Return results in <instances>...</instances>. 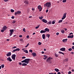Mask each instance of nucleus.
<instances>
[{
	"label": "nucleus",
	"mask_w": 74,
	"mask_h": 74,
	"mask_svg": "<svg viewBox=\"0 0 74 74\" xmlns=\"http://www.w3.org/2000/svg\"><path fill=\"white\" fill-rule=\"evenodd\" d=\"M44 6L45 7H47V8H50L51 6V3L49 2H47L44 4Z\"/></svg>",
	"instance_id": "nucleus-1"
},
{
	"label": "nucleus",
	"mask_w": 74,
	"mask_h": 74,
	"mask_svg": "<svg viewBox=\"0 0 74 74\" xmlns=\"http://www.w3.org/2000/svg\"><path fill=\"white\" fill-rule=\"evenodd\" d=\"M7 27H6V26H5L3 27L2 28V29L1 30V32H4V31H5L7 30Z\"/></svg>",
	"instance_id": "nucleus-2"
},
{
	"label": "nucleus",
	"mask_w": 74,
	"mask_h": 74,
	"mask_svg": "<svg viewBox=\"0 0 74 74\" xmlns=\"http://www.w3.org/2000/svg\"><path fill=\"white\" fill-rule=\"evenodd\" d=\"M20 14H21V12L20 11H17L16 12L14 13L15 15H19Z\"/></svg>",
	"instance_id": "nucleus-3"
},
{
	"label": "nucleus",
	"mask_w": 74,
	"mask_h": 74,
	"mask_svg": "<svg viewBox=\"0 0 74 74\" xmlns=\"http://www.w3.org/2000/svg\"><path fill=\"white\" fill-rule=\"evenodd\" d=\"M30 59H25V63H27V64H29V61H30Z\"/></svg>",
	"instance_id": "nucleus-4"
},
{
	"label": "nucleus",
	"mask_w": 74,
	"mask_h": 74,
	"mask_svg": "<svg viewBox=\"0 0 74 74\" xmlns=\"http://www.w3.org/2000/svg\"><path fill=\"white\" fill-rule=\"evenodd\" d=\"M14 29H10V36H11L12 35V34H13V33L14 32Z\"/></svg>",
	"instance_id": "nucleus-5"
},
{
	"label": "nucleus",
	"mask_w": 74,
	"mask_h": 74,
	"mask_svg": "<svg viewBox=\"0 0 74 74\" xmlns=\"http://www.w3.org/2000/svg\"><path fill=\"white\" fill-rule=\"evenodd\" d=\"M66 14H67V13H64V14L62 18V20H63L64 19H65V18H66Z\"/></svg>",
	"instance_id": "nucleus-6"
},
{
	"label": "nucleus",
	"mask_w": 74,
	"mask_h": 74,
	"mask_svg": "<svg viewBox=\"0 0 74 74\" xmlns=\"http://www.w3.org/2000/svg\"><path fill=\"white\" fill-rule=\"evenodd\" d=\"M15 57H16V55L15 54H13L12 56V59L14 60H15Z\"/></svg>",
	"instance_id": "nucleus-7"
},
{
	"label": "nucleus",
	"mask_w": 74,
	"mask_h": 74,
	"mask_svg": "<svg viewBox=\"0 0 74 74\" xmlns=\"http://www.w3.org/2000/svg\"><path fill=\"white\" fill-rule=\"evenodd\" d=\"M38 10H39V11H41L42 10V7H41V6L40 5H39L38 7Z\"/></svg>",
	"instance_id": "nucleus-8"
},
{
	"label": "nucleus",
	"mask_w": 74,
	"mask_h": 74,
	"mask_svg": "<svg viewBox=\"0 0 74 74\" xmlns=\"http://www.w3.org/2000/svg\"><path fill=\"white\" fill-rule=\"evenodd\" d=\"M52 59V58H51L50 57H49L46 60V62H49L51 61V59Z\"/></svg>",
	"instance_id": "nucleus-9"
},
{
	"label": "nucleus",
	"mask_w": 74,
	"mask_h": 74,
	"mask_svg": "<svg viewBox=\"0 0 74 74\" xmlns=\"http://www.w3.org/2000/svg\"><path fill=\"white\" fill-rule=\"evenodd\" d=\"M20 51V49H19V48L13 50V51H12V52H13V53H14V52H16V51Z\"/></svg>",
	"instance_id": "nucleus-10"
},
{
	"label": "nucleus",
	"mask_w": 74,
	"mask_h": 74,
	"mask_svg": "<svg viewBox=\"0 0 74 74\" xmlns=\"http://www.w3.org/2000/svg\"><path fill=\"white\" fill-rule=\"evenodd\" d=\"M60 51H66V48L64 47L60 49Z\"/></svg>",
	"instance_id": "nucleus-11"
},
{
	"label": "nucleus",
	"mask_w": 74,
	"mask_h": 74,
	"mask_svg": "<svg viewBox=\"0 0 74 74\" xmlns=\"http://www.w3.org/2000/svg\"><path fill=\"white\" fill-rule=\"evenodd\" d=\"M45 33H46V32H49V29H48V28H46L45 29Z\"/></svg>",
	"instance_id": "nucleus-12"
},
{
	"label": "nucleus",
	"mask_w": 74,
	"mask_h": 74,
	"mask_svg": "<svg viewBox=\"0 0 74 74\" xmlns=\"http://www.w3.org/2000/svg\"><path fill=\"white\" fill-rule=\"evenodd\" d=\"M11 55V52H9L7 54L6 56H10Z\"/></svg>",
	"instance_id": "nucleus-13"
},
{
	"label": "nucleus",
	"mask_w": 74,
	"mask_h": 74,
	"mask_svg": "<svg viewBox=\"0 0 74 74\" xmlns=\"http://www.w3.org/2000/svg\"><path fill=\"white\" fill-rule=\"evenodd\" d=\"M7 60H9L10 62H11L12 61V59H11V58L9 57L8 58H7Z\"/></svg>",
	"instance_id": "nucleus-14"
},
{
	"label": "nucleus",
	"mask_w": 74,
	"mask_h": 74,
	"mask_svg": "<svg viewBox=\"0 0 74 74\" xmlns=\"http://www.w3.org/2000/svg\"><path fill=\"white\" fill-rule=\"evenodd\" d=\"M42 21L43 22H44V23H47V20L45 19H42Z\"/></svg>",
	"instance_id": "nucleus-15"
},
{
	"label": "nucleus",
	"mask_w": 74,
	"mask_h": 74,
	"mask_svg": "<svg viewBox=\"0 0 74 74\" xmlns=\"http://www.w3.org/2000/svg\"><path fill=\"white\" fill-rule=\"evenodd\" d=\"M67 39H63L62 40V42H64V43H65L67 41Z\"/></svg>",
	"instance_id": "nucleus-16"
},
{
	"label": "nucleus",
	"mask_w": 74,
	"mask_h": 74,
	"mask_svg": "<svg viewBox=\"0 0 74 74\" xmlns=\"http://www.w3.org/2000/svg\"><path fill=\"white\" fill-rule=\"evenodd\" d=\"M45 58H43V59H44V60H45V59H47V58H48V56H47L46 55H44L43 56Z\"/></svg>",
	"instance_id": "nucleus-17"
},
{
	"label": "nucleus",
	"mask_w": 74,
	"mask_h": 74,
	"mask_svg": "<svg viewBox=\"0 0 74 74\" xmlns=\"http://www.w3.org/2000/svg\"><path fill=\"white\" fill-rule=\"evenodd\" d=\"M74 37V36L73 35L71 36H68V38H73Z\"/></svg>",
	"instance_id": "nucleus-18"
},
{
	"label": "nucleus",
	"mask_w": 74,
	"mask_h": 74,
	"mask_svg": "<svg viewBox=\"0 0 74 74\" xmlns=\"http://www.w3.org/2000/svg\"><path fill=\"white\" fill-rule=\"evenodd\" d=\"M32 55H33V56H36L37 55H36V53H32Z\"/></svg>",
	"instance_id": "nucleus-19"
},
{
	"label": "nucleus",
	"mask_w": 74,
	"mask_h": 74,
	"mask_svg": "<svg viewBox=\"0 0 74 74\" xmlns=\"http://www.w3.org/2000/svg\"><path fill=\"white\" fill-rule=\"evenodd\" d=\"M42 38L43 39H45V34H44L42 35Z\"/></svg>",
	"instance_id": "nucleus-20"
},
{
	"label": "nucleus",
	"mask_w": 74,
	"mask_h": 74,
	"mask_svg": "<svg viewBox=\"0 0 74 74\" xmlns=\"http://www.w3.org/2000/svg\"><path fill=\"white\" fill-rule=\"evenodd\" d=\"M40 33H45V31L44 30H42L40 32Z\"/></svg>",
	"instance_id": "nucleus-21"
},
{
	"label": "nucleus",
	"mask_w": 74,
	"mask_h": 74,
	"mask_svg": "<svg viewBox=\"0 0 74 74\" xmlns=\"http://www.w3.org/2000/svg\"><path fill=\"white\" fill-rule=\"evenodd\" d=\"M24 3H25L26 4H29V2L27 1H25L24 2Z\"/></svg>",
	"instance_id": "nucleus-22"
},
{
	"label": "nucleus",
	"mask_w": 74,
	"mask_h": 74,
	"mask_svg": "<svg viewBox=\"0 0 74 74\" xmlns=\"http://www.w3.org/2000/svg\"><path fill=\"white\" fill-rule=\"evenodd\" d=\"M22 66H27V64L25 63H23L22 64Z\"/></svg>",
	"instance_id": "nucleus-23"
},
{
	"label": "nucleus",
	"mask_w": 74,
	"mask_h": 74,
	"mask_svg": "<svg viewBox=\"0 0 74 74\" xmlns=\"http://www.w3.org/2000/svg\"><path fill=\"white\" fill-rule=\"evenodd\" d=\"M55 71H56V72H58L59 71V70L58 69H55L54 70Z\"/></svg>",
	"instance_id": "nucleus-24"
},
{
	"label": "nucleus",
	"mask_w": 74,
	"mask_h": 74,
	"mask_svg": "<svg viewBox=\"0 0 74 74\" xmlns=\"http://www.w3.org/2000/svg\"><path fill=\"white\" fill-rule=\"evenodd\" d=\"M55 55L56 57H58V56H59V55L56 53H55Z\"/></svg>",
	"instance_id": "nucleus-25"
},
{
	"label": "nucleus",
	"mask_w": 74,
	"mask_h": 74,
	"mask_svg": "<svg viewBox=\"0 0 74 74\" xmlns=\"http://www.w3.org/2000/svg\"><path fill=\"white\" fill-rule=\"evenodd\" d=\"M63 61L64 62H67V61H68V58H66L65 59H64Z\"/></svg>",
	"instance_id": "nucleus-26"
},
{
	"label": "nucleus",
	"mask_w": 74,
	"mask_h": 74,
	"mask_svg": "<svg viewBox=\"0 0 74 74\" xmlns=\"http://www.w3.org/2000/svg\"><path fill=\"white\" fill-rule=\"evenodd\" d=\"M46 36L48 37V38H49V37L50 36V35L49 34H47L46 35Z\"/></svg>",
	"instance_id": "nucleus-27"
},
{
	"label": "nucleus",
	"mask_w": 74,
	"mask_h": 74,
	"mask_svg": "<svg viewBox=\"0 0 74 74\" xmlns=\"http://www.w3.org/2000/svg\"><path fill=\"white\" fill-rule=\"evenodd\" d=\"M20 41L22 42H24V41H23V40L22 39H20Z\"/></svg>",
	"instance_id": "nucleus-28"
},
{
	"label": "nucleus",
	"mask_w": 74,
	"mask_h": 74,
	"mask_svg": "<svg viewBox=\"0 0 74 74\" xmlns=\"http://www.w3.org/2000/svg\"><path fill=\"white\" fill-rule=\"evenodd\" d=\"M24 52L26 53H28V51L27 50H24Z\"/></svg>",
	"instance_id": "nucleus-29"
},
{
	"label": "nucleus",
	"mask_w": 74,
	"mask_h": 74,
	"mask_svg": "<svg viewBox=\"0 0 74 74\" xmlns=\"http://www.w3.org/2000/svg\"><path fill=\"white\" fill-rule=\"evenodd\" d=\"M63 22V20H60L59 21L58 23H61Z\"/></svg>",
	"instance_id": "nucleus-30"
},
{
	"label": "nucleus",
	"mask_w": 74,
	"mask_h": 74,
	"mask_svg": "<svg viewBox=\"0 0 74 74\" xmlns=\"http://www.w3.org/2000/svg\"><path fill=\"white\" fill-rule=\"evenodd\" d=\"M61 32L63 34L64 33V30H61Z\"/></svg>",
	"instance_id": "nucleus-31"
},
{
	"label": "nucleus",
	"mask_w": 74,
	"mask_h": 74,
	"mask_svg": "<svg viewBox=\"0 0 74 74\" xmlns=\"http://www.w3.org/2000/svg\"><path fill=\"white\" fill-rule=\"evenodd\" d=\"M15 11L14 10H13V9H11V12H14Z\"/></svg>",
	"instance_id": "nucleus-32"
},
{
	"label": "nucleus",
	"mask_w": 74,
	"mask_h": 74,
	"mask_svg": "<svg viewBox=\"0 0 74 74\" xmlns=\"http://www.w3.org/2000/svg\"><path fill=\"white\" fill-rule=\"evenodd\" d=\"M21 63H25V59L21 61Z\"/></svg>",
	"instance_id": "nucleus-33"
},
{
	"label": "nucleus",
	"mask_w": 74,
	"mask_h": 74,
	"mask_svg": "<svg viewBox=\"0 0 74 74\" xmlns=\"http://www.w3.org/2000/svg\"><path fill=\"white\" fill-rule=\"evenodd\" d=\"M42 18H43V17L42 16V17H39V18L40 19V20H41V19H42Z\"/></svg>",
	"instance_id": "nucleus-34"
},
{
	"label": "nucleus",
	"mask_w": 74,
	"mask_h": 74,
	"mask_svg": "<svg viewBox=\"0 0 74 74\" xmlns=\"http://www.w3.org/2000/svg\"><path fill=\"white\" fill-rule=\"evenodd\" d=\"M52 23V22L51 21H50L48 22L49 25H51Z\"/></svg>",
	"instance_id": "nucleus-35"
},
{
	"label": "nucleus",
	"mask_w": 74,
	"mask_h": 74,
	"mask_svg": "<svg viewBox=\"0 0 74 74\" xmlns=\"http://www.w3.org/2000/svg\"><path fill=\"white\" fill-rule=\"evenodd\" d=\"M59 53H61L62 54V55H64V54L63 53H62V52L59 51Z\"/></svg>",
	"instance_id": "nucleus-36"
},
{
	"label": "nucleus",
	"mask_w": 74,
	"mask_h": 74,
	"mask_svg": "<svg viewBox=\"0 0 74 74\" xmlns=\"http://www.w3.org/2000/svg\"><path fill=\"white\" fill-rule=\"evenodd\" d=\"M1 67L2 68H4V64L1 65Z\"/></svg>",
	"instance_id": "nucleus-37"
},
{
	"label": "nucleus",
	"mask_w": 74,
	"mask_h": 74,
	"mask_svg": "<svg viewBox=\"0 0 74 74\" xmlns=\"http://www.w3.org/2000/svg\"><path fill=\"white\" fill-rule=\"evenodd\" d=\"M41 42H39L38 43V45H41Z\"/></svg>",
	"instance_id": "nucleus-38"
},
{
	"label": "nucleus",
	"mask_w": 74,
	"mask_h": 74,
	"mask_svg": "<svg viewBox=\"0 0 74 74\" xmlns=\"http://www.w3.org/2000/svg\"><path fill=\"white\" fill-rule=\"evenodd\" d=\"M66 1H67V0H63L62 1V2L63 3H66Z\"/></svg>",
	"instance_id": "nucleus-39"
},
{
	"label": "nucleus",
	"mask_w": 74,
	"mask_h": 74,
	"mask_svg": "<svg viewBox=\"0 0 74 74\" xmlns=\"http://www.w3.org/2000/svg\"><path fill=\"white\" fill-rule=\"evenodd\" d=\"M68 51H72V49L71 48L69 49H68Z\"/></svg>",
	"instance_id": "nucleus-40"
},
{
	"label": "nucleus",
	"mask_w": 74,
	"mask_h": 74,
	"mask_svg": "<svg viewBox=\"0 0 74 74\" xmlns=\"http://www.w3.org/2000/svg\"><path fill=\"white\" fill-rule=\"evenodd\" d=\"M16 22V21H12V23H15Z\"/></svg>",
	"instance_id": "nucleus-41"
},
{
	"label": "nucleus",
	"mask_w": 74,
	"mask_h": 74,
	"mask_svg": "<svg viewBox=\"0 0 74 74\" xmlns=\"http://www.w3.org/2000/svg\"><path fill=\"white\" fill-rule=\"evenodd\" d=\"M29 43H28L26 46H25V48H27L28 46H29Z\"/></svg>",
	"instance_id": "nucleus-42"
},
{
	"label": "nucleus",
	"mask_w": 74,
	"mask_h": 74,
	"mask_svg": "<svg viewBox=\"0 0 74 74\" xmlns=\"http://www.w3.org/2000/svg\"><path fill=\"white\" fill-rule=\"evenodd\" d=\"M39 26H40V25H39L38 26L36 27L35 28L36 29H38V27H39Z\"/></svg>",
	"instance_id": "nucleus-43"
},
{
	"label": "nucleus",
	"mask_w": 74,
	"mask_h": 74,
	"mask_svg": "<svg viewBox=\"0 0 74 74\" xmlns=\"http://www.w3.org/2000/svg\"><path fill=\"white\" fill-rule=\"evenodd\" d=\"M23 31L25 32H26V30L25 29V28H24L23 29Z\"/></svg>",
	"instance_id": "nucleus-44"
},
{
	"label": "nucleus",
	"mask_w": 74,
	"mask_h": 74,
	"mask_svg": "<svg viewBox=\"0 0 74 74\" xmlns=\"http://www.w3.org/2000/svg\"><path fill=\"white\" fill-rule=\"evenodd\" d=\"M29 52H32H32H33V51L32 50H29Z\"/></svg>",
	"instance_id": "nucleus-45"
},
{
	"label": "nucleus",
	"mask_w": 74,
	"mask_h": 74,
	"mask_svg": "<svg viewBox=\"0 0 74 74\" xmlns=\"http://www.w3.org/2000/svg\"><path fill=\"white\" fill-rule=\"evenodd\" d=\"M71 74V72L70 71H69L68 72V74Z\"/></svg>",
	"instance_id": "nucleus-46"
},
{
	"label": "nucleus",
	"mask_w": 74,
	"mask_h": 74,
	"mask_svg": "<svg viewBox=\"0 0 74 74\" xmlns=\"http://www.w3.org/2000/svg\"><path fill=\"white\" fill-rule=\"evenodd\" d=\"M11 18L12 19H14L15 18V17H14V16H12Z\"/></svg>",
	"instance_id": "nucleus-47"
},
{
	"label": "nucleus",
	"mask_w": 74,
	"mask_h": 74,
	"mask_svg": "<svg viewBox=\"0 0 74 74\" xmlns=\"http://www.w3.org/2000/svg\"><path fill=\"white\" fill-rule=\"evenodd\" d=\"M55 21H53L52 22V24H55Z\"/></svg>",
	"instance_id": "nucleus-48"
},
{
	"label": "nucleus",
	"mask_w": 74,
	"mask_h": 74,
	"mask_svg": "<svg viewBox=\"0 0 74 74\" xmlns=\"http://www.w3.org/2000/svg\"><path fill=\"white\" fill-rule=\"evenodd\" d=\"M25 58H26V57L25 56H23L22 57V59H25Z\"/></svg>",
	"instance_id": "nucleus-49"
},
{
	"label": "nucleus",
	"mask_w": 74,
	"mask_h": 74,
	"mask_svg": "<svg viewBox=\"0 0 74 74\" xmlns=\"http://www.w3.org/2000/svg\"><path fill=\"white\" fill-rule=\"evenodd\" d=\"M59 34V33L57 32L56 33V35L57 36H58V35Z\"/></svg>",
	"instance_id": "nucleus-50"
},
{
	"label": "nucleus",
	"mask_w": 74,
	"mask_h": 74,
	"mask_svg": "<svg viewBox=\"0 0 74 74\" xmlns=\"http://www.w3.org/2000/svg\"><path fill=\"white\" fill-rule=\"evenodd\" d=\"M4 0L5 2H7V1H8V0Z\"/></svg>",
	"instance_id": "nucleus-51"
},
{
	"label": "nucleus",
	"mask_w": 74,
	"mask_h": 74,
	"mask_svg": "<svg viewBox=\"0 0 74 74\" xmlns=\"http://www.w3.org/2000/svg\"><path fill=\"white\" fill-rule=\"evenodd\" d=\"M17 48L16 47H14L12 48V49H14V48Z\"/></svg>",
	"instance_id": "nucleus-52"
},
{
	"label": "nucleus",
	"mask_w": 74,
	"mask_h": 74,
	"mask_svg": "<svg viewBox=\"0 0 74 74\" xmlns=\"http://www.w3.org/2000/svg\"><path fill=\"white\" fill-rule=\"evenodd\" d=\"M72 48L73 49H74V46H73L72 47Z\"/></svg>",
	"instance_id": "nucleus-53"
},
{
	"label": "nucleus",
	"mask_w": 74,
	"mask_h": 74,
	"mask_svg": "<svg viewBox=\"0 0 74 74\" xmlns=\"http://www.w3.org/2000/svg\"><path fill=\"white\" fill-rule=\"evenodd\" d=\"M71 34H73L72 33H71L69 34V35H71Z\"/></svg>",
	"instance_id": "nucleus-54"
},
{
	"label": "nucleus",
	"mask_w": 74,
	"mask_h": 74,
	"mask_svg": "<svg viewBox=\"0 0 74 74\" xmlns=\"http://www.w3.org/2000/svg\"><path fill=\"white\" fill-rule=\"evenodd\" d=\"M19 37H22V35H20L19 36Z\"/></svg>",
	"instance_id": "nucleus-55"
},
{
	"label": "nucleus",
	"mask_w": 74,
	"mask_h": 74,
	"mask_svg": "<svg viewBox=\"0 0 74 74\" xmlns=\"http://www.w3.org/2000/svg\"><path fill=\"white\" fill-rule=\"evenodd\" d=\"M19 65H21L22 64V63L21 62H19Z\"/></svg>",
	"instance_id": "nucleus-56"
},
{
	"label": "nucleus",
	"mask_w": 74,
	"mask_h": 74,
	"mask_svg": "<svg viewBox=\"0 0 74 74\" xmlns=\"http://www.w3.org/2000/svg\"><path fill=\"white\" fill-rule=\"evenodd\" d=\"M48 12V10H46V12Z\"/></svg>",
	"instance_id": "nucleus-57"
},
{
	"label": "nucleus",
	"mask_w": 74,
	"mask_h": 74,
	"mask_svg": "<svg viewBox=\"0 0 74 74\" xmlns=\"http://www.w3.org/2000/svg\"><path fill=\"white\" fill-rule=\"evenodd\" d=\"M41 53L42 54H44V51H42Z\"/></svg>",
	"instance_id": "nucleus-58"
},
{
	"label": "nucleus",
	"mask_w": 74,
	"mask_h": 74,
	"mask_svg": "<svg viewBox=\"0 0 74 74\" xmlns=\"http://www.w3.org/2000/svg\"><path fill=\"white\" fill-rule=\"evenodd\" d=\"M29 36H27V38H29Z\"/></svg>",
	"instance_id": "nucleus-59"
},
{
	"label": "nucleus",
	"mask_w": 74,
	"mask_h": 74,
	"mask_svg": "<svg viewBox=\"0 0 74 74\" xmlns=\"http://www.w3.org/2000/svg\"><path fill=\"white\" fill-rule=\"evenodd\" d=\"M60 74L61 73H60V72H58L57 73V74Z\"/></svg>",
	"instance_id": "nucleus-60"
},
{
	"label": "nucleus",
	"mask_w": 74,
	"mask_h": 74,
	"mask_svg": "<svg viewBox=\"0 0 74 74\" xmlns=\"http://www.w3.org/2000/svg\"><path fill=\"white\" fill-rule=\"evenodd\" d=\"M49 74H53L54 73H49Z\"/></svg>",
	"instance_id": "nucleus-61"
},
{
	"label": "nucleus",
	"mask_w": 74,
	"mask_h": 74,
	"mask_svg": "<svg viewBox=\"0 0 74 74\" xmlns=\"http://www.w3.org/2000/svg\"><path fill=\"white\" fill-rule=\"evenodd\" d=\"M7 41H10V39H7Z\"/></svg>",
	"instance_id": "nucleus-62"
},
{
	"label": "nucleus",
	"mask_w": 74,
	"mask_h": 74,
	"mask_svg": "<svg viewBox=\"0 0 74 74\" xmlns=\"http://www.w3.org/2000/svg\"><path fill=\"white\" fill-rule=\"evenodd\" d=\"M68 24V22H66L65 23V24Z\"/></svg>",
	"instance_id": "nucleus-63"
},
{
	"label": "nucleus",
	"mask_w": 74,
	"mask_h": 74,
	"mask_svg": "<svg viewBox=\"0 0 74 74\" xmlns=\"http://www.w3.org/2000/svg\"><path fill=\"white\" fill-rule=\"evenodd\" d=\"M64 30H65V31H66V30H67V29L64 28Z\"/></svg>",
	"instance_id": "nucleus-64"
}]
</instances>
